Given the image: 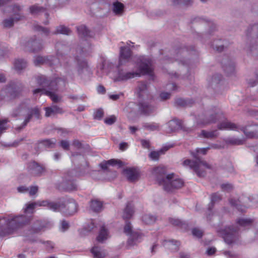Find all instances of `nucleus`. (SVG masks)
Returning <instances> with one entry per match:
<instances>
[{"label":"nucleus","mask_w":258,"mask_h":258,"mask_svg":"<svg viewBox=\"0 0 258 258\" xmlns=\"http://www.w3.org/2000/svg\"><path fill=\"white\" fill-rule=\"evenodd\" d=\"M224 119V116L220 110L217 109L210 110L199 116L197 124L200 127H203L219 120L220 122L218 124L217 127L220 130L238 131L240 130L243 132L247 138L258 137V125H248L245 127H241Z\"/></svg>","instance_id":"f257e3e1"},{"label":"nucleus","mask_w":258,"mask_h":258,"mask_svg":"<svg viewBox=\"0 0 258 258\" xmlns=\"http://www.w3.org/2000/svg\"><path fill=\"white\" fill-rule=\"evenodd\" d=\"M131 56V51L128 47H121L120 50L119 66L115 68L114 72H109V77L114 82L125 81L130 79L140 76L141 74L152 75L153 68L152 60L149 58L144 57L138 64L139 71L136 72H126L120 66L128 61Z\"/></svg>","instance_id":"f03ea898"},{"label":"nucleus","mask_w":258,"mask_h":258,"mask_svg":"<svg viewBox=\"0 0 258 258\" xmlns=\"http://www.w3.org/2000/svg\"><path fill=\"white\" fill-rule=\"evenodd\" d=\"M30 217L25 215H12L0 218V236L12 234L15 229L26 225L30 221Z\"/></svg>","instance_id":"7ed1b4c3"},{"label":"nucleus","mask_w":258,"mask_h":258,"mask_svg":"<svg viewBox=\"0 0 258 258\" xmlns=\"http://www.w3.org/2000/svg\"><path fill=\"white\" fill-rule=\"evenodd\" d=\"M246 49L250 55H258V24L253 25L248 30Z\"/></svg>","instance_id":"20e7f679"},{"label":"nucleus","mask_w":258,"mask_h":258,"mask_svg":"<svg viewBox=\"0 0 258 258\" xmlns=\"http://www.w3.org/2000/svg\"><path fill=\"white\" fill-rule=\"evenodd\" d=\"M162 186L166 191H171L173 189L181 188L183 185V180L174 174L171 173L166 176V180L161 181Z\"/></svg>","instance_id":"39448f33"},{"label":"nucleus","mask_w":258,"mask_h":258,"mask_svg":"<svg viewBox=\"0 0 258 258\" xmlns=\"http://www.w3.org/2000/svg\"><path fill=\"white\" fill-rule=\"evenodd\" d=\"M25 113H26L27 115L24 120L25 125L30 121L33 116L36 118H38L39 116V110L37 108L30 109L25 104H21L13 112V115L16 116L17 115H24Z\"/></svg>","instance_id":"423d86ee"},{"label":"nucleus","mask_w":258,"mask_h":258,"mask_svg":"<svg viewBox=\"0 0 258 258\" xmlns=\"http://www.w3.org/2000/svg\"><path fill=\"white\" fill-rule=\"evenodd\" d=\"M184 167H189L192 169L199 176H203L205 175L204 170L206 168H210V166L205 161L197 159L195 161L189 159L185 160L182 162Z\"/></svg>","instance_id":"0eeeda50"},{"label":"nucleus","mask_w":258,"mask_h":258,"mask_svg":"<svg viewBox=\"0 0 258 258\" xmlns=\"http://www.w3.org/2000/svg\"><path fill=\"white\" fill-rule=\"evenodd\" d=\"M61 81L60 78L57 79L55 81H51L49 85L48 89H36L33 90L34 94L40 93L41 94H45L50 97L52 101L54 102H57L60 100V97L58 96L55 93L57 90L56 86L57 83H59Z\"/></svg>","instance_id":"6e6552de"},{"label":"nucleus","mask_w":258,"mask_h":258,"mask_svg":"<svg viewBox=\"0 0 258 258\" xmlns=\"http://www.w3.org/2000/svg\"><path fill=\"white\" fill-rule=\"evenodd\" d=\"M124 232L126 234H130V236L127 242V246L130 248L140 243L142 239L143 235L140 232L132 231V226L130 222H126L124 228Z\"/></svg>","instance_id":"1a4fd4ad"},{"label":"nucleus","mask_w":258,"mask_h":258,"mask_svg":"<svg viewBox=\"0 0 258 258\" xmlns=\"http://www.w3.org/2000/svg\"><path fill=\"white\" fill-rule=\"evenodd\" d=\"M9 10L7 11H12V13L14 15V18H11L8 19H6L4 21V26L5 27H12L14 22L21 20L24 16L22 15V7L17 5H14L13 6L9 7L8 8Z\"/></svg>","instance_id":"9d476101"},{"label":"nucleus","mask_w":258,"mask_h":258,"mask_svg":"<svg viewBox=\"0 0 258 258\" xmlns=\"http://www.w3.org/2000/svg\"><path fill=\"white\" fill-rule=\"evenodd\" d=\"M38 206H47L50 210L55 211V210L60 207V205L52 202H49L47 201H37L36 202L27 204L26 205V207L24 209V212L25 213L32 214L33 213L34 209Z\"/></svg>","instance_id":"9b49d317"},{"label":"nucleus","mask_w":258,"mask_h":258,"mask_svg":"<svg viewBox=\"0 0 258 258\" xmlns=\"http://www.w3.org/2000/svg\"><path fill=\"white\" fill-rule=\"evenodd\" d=\"M53 203L60 205V207L55 211L62 210L64 212H66L67 214L70 215L74 214L77 211V204L73 200H72L70 202H65L63 203H61L60 202Z\"/></svg>","instance_id":"f8f14e48"},{"label":"nucleus","mask_w":258,"mask_h":258,"mask_svg":"<svg viewBox=\"0 0 258 258\" xmlns=\"http://www.w3.org/2000/svg\"><path fill=\"white\" fill-rule=\"evenodd\" d=\"M166 169L164 166H159L155 167L153 169L152 174L156 178L158 183L162 185V183H160L161 181L166 180Z\"/></svg>","instance_id":"ddd939ff"},{"label":"nucleus","mask_w":258,"mask_h":258,"mask_svg":"<svg viewBox=\"0 0 258 258\" xmlns=\"http://www.w3.org/2000/svg\"><path fill=\"white\" fill-rule=\"evenodd\" d=\"M219 232L227 243L231 244L234 241L235 231H234L233 229L230 227H227L224 229H221Z\"/></svg>","instance_id":"4468645a"},{"label":"nucleus","mask_w":258,"mask_h":258,"mask_svg":"<svg viewBox=\"0 0 258 258\" xmlns=\"http://www.w3.org/2000/svg\"><path fill=\"white\" fill-rule=\"evenodd\" d=\"M30 173L35 176H40L45 171V167L35 161L30 162L28 165Z\"/></svg>","instance_id":"2eb2a0df"},{"label":"nucleus","mask_w":258,"mask_h":258,"mask_svg":"<svg viewBox=\"0 0 258 258\" xmlns=\"http://www.w3.org/2000/svg\"><path fill=\"white\" fill-rule=\"evenodd\" d=\"M123 173L131 182L136 181L139 178V171L135 168H127L123 170Z\"/></svg>","instance_id":"dca6fc26"},{"label":"nucleus","mask_w":258,"mask_h":258,"mask_svg":"<svg viewBox=\"0 0 258 258\" xmlns=\"http://www.w3.org/2000/svg\"><path fill=\"white\" fill-rule=\"evenodd\" d=\"M44 109L45 110V115L46 117H49L58 113L61 114L63 113L62 109L56 105L47 107H45Z\"/></svg>","instance_id":"f3484780"},{"label":"nucleus","mask_w":258,"mask_h":258,"mask_svg":"<svg viewBox=\"0 0 258 258\" xmlns=\"http://www.w3.org/2000/svg\"><path fill=\"white\" fill-rule=\"evenodd\" d=\"M94 258H103L107 255L106 251L100 247L94 246L91 250Z\"/></svg>","instance_id":"a211bd4d"},{"label":"nucleus","mask_w":258,"mask_h":258,"mask_svg":"<svg viewBox=\"0 0 258 258\" xmlns=\"http://www.w3.org/2000/svg\"><path fill=\"white\" fill-rule=\"evenodd\" d=\"M134 207L131 203H128L124 209L122 217L124 219H128L132 217L134 213Z\"/></svg>","instance_id":"6ab92c4d"},{"label":"nucleus","mask_w":258,"mask_h":258,"mask_svg":"<svg viewBox=\"0 0 258 258\" xmlns=\"http://www.w3.org/2000/svg\"><path fill=\"white\" fill-rule=\"evenodd\" d=\"M139 109L141 111L146 115H149L155 110V108L146 102L141 103Z\"/></svg>","instance_id":"aec40b11"},{"label":"nucleus","mask_w":258,"mask_h":258,"mask_svg":"<svg viewBox=\"0 0 258 258\" xmlns=\"http://www.w3.org/2000/svg\"><path fill=\"white\" fill-rule=\"evenodd\" d=\"M156 216L151 213H145L142 217V222L147 225H151L156 221Z\"/></svg>","instance_id":"412c9836"},{"label":"nucleus","mask_w":258,"mask_h":258,"mask_svg":"<svg viewBox=\"0 0 258 258\" xmlns=\"http://www.w3.org/2000/svg\"><path fill=\"white\" fill-rule=\"evenodd\" d=\"M163 245L166 248H168L173 251H176L178 249L179 242L177 241H174L173 240H165Z\"/></svg>","instance_id":"4be33fe9"},{"label":"nucleus","mask_w":258,"mask_h":258,"mask_svg":"<svg viewBox=\"0 0 258 258\" xmlns=\"http://www.w3.org/2000/svg\"><path fill=\"white\" fill-rule=\"evenodd\" d=\"M167 125L168 127V131L174 132L180 128V124L177 119H173L169 121Z\"/></svg>","instance_id":"5701e85b"},{"label":"nucleus","mask_w":258,"mask_h":258,"mask_svg":"<svg viewBox=\"0 0 258 258\" xmlns=\"http://www.w3.org/2000/svg\"><path fill=\"white\" fill-rule=\"evenodd\" d=\"M90 208L94 212H99L102 209V203L98 200H92Z\"/></svg>","instance_id":"b1692460"},{"label":"nucleus","mask_w":258,"mask_h":258,"mask_svg":"<svg viewBox=\"0 0 258 258\" xmlns=\"http://www.w3.org/2000/svg\"><path fill=\"white\" fill-rule=\"evenodd\" d=\"M108 237L107 230L104 226H102L100 228L99 235L97 237V240L100 242H103L106 240Z\"/></svg>","instance_id":"393cba45"},{"label":"nucleus","mask_w":258,"mask_h":258,"mask_svg":"<svg viewBox=\"0 0 258 258\" xmlns=\"http://www.w3.org/2000/svg\"><path fill=\"white\" fill-rule=\"evenodd\" d=\"M218 135V133L216 130L212 131H207L202 130L201 133V136L207 139H213L217 137Z\"/></svg>","instance_id":"a878e982"},{"label":"nucleus","mask_w":258,"mask_h":258,"mask_svg":"<svg viewBox=\"0 0 258 258\" xmlns=\"http://www.w3.org/2000/svg\"><path fill=\"white\" fill-rule=\"evenodd\" d=\"M168 149V147H165L158 151H153L150 153L149 156L152 159L157 160L159 159V156L161 155L164 154L165 152L167 151Z\"/></svg>","instance_id":"bb28decb"},{"label":"nucleus","mask_w":258,"mask_h":258,"mask_svg":"<svg viewBox=\"0 0 258 258\" xmlns=\"http://www.w3.org/2000/svg\"><path fill=\"white\" fill-rule=\"evenodd\" d=\"M77 30L79 35L81 37H89L91 36L90 31L85 26H80L77 28Z\"/></svg>","instance_id":"cd10ccee"},{"label":"nucleus","mask_w":258,"mask_h":258,"mask_svg":"<svg viewBox=\"0 0 258 258\" xmlns=\"http://www.w3.org/2000/svg\"><path fill=\"white\" fill-rule=\"evenodd\" d=\"M113 11L116 15H121L123 13L124 6L119 2H115L113 4Z\"/></svg>","instance_id":"c85d7f7f"},{"label":"nucleus","mask_w":258,"mask_h":258,"mask_svg":"<svg viewBox=\"0 0 258 258\" xmlns=\"http://www.w3.org/2000/svg\"><path fill=\"white\" fill-rule=\"evenodd\" d=\"M53 34H62L66 35H70L71 34V30L68 27L64 26H59L56 27L55 31L53 33Z\"/></svg>","instance_id":"c756f323"},{"label":"nucleus","mask_w":258,"mask_h":258,"mask_svg":"<svg viewBox=\"0 0 258 258\" xmlns=\"http://www.w3.org/2000/svg\"><path fill=\"white\" fill-rule=\"evenodd\" d=\"M144 127L148 131H154L159 130V125L155 122L145 123L144 124Z\"/></svg>","instance_id":"7c9ffc66"},{"label":"nucleus","mask_w":258,"mask_h":258,"mask_svg":"<svg viewBox=\"0 0 258 258\" xmlns=\"http://www.w3.org/2000/svg\"><path fill=\"white\" fill-rule=\"evenodd\" d=\"M225 142L228 144L239 145L243 143V140L232 137L226 139Z\"/></svg>","instance_id":"2f4dec72"},{"label":"nucleus","mask_w":258,"mask_h":258,"mask_svg":"<svg viewBox=\"0 0 258 258\" xmlns=\"http://www.w3.org/2000/svg\"><path fill=\"white\" fill-rule=\"evenodd\" d=\"M230 204L234 207H236L239 210H240L238 207L240 205V204H242L244 207H249L251 206V205L245 203V201L242 199V201L238 200L237 201L234 200V202L233 201L232 199H230L229 201Z\"/></svg>","instance_id":"473e14b6"},{"label":"nucleus","mask_w":258,"mask_h":258,"mask_svg":"<svg viewBox=\"0 0 258 258\" xmlns=\"http://www.w3.org/2000/svg\"><path fill=\"white\" fill-rule=\"evenodd\" d=\"M116 164H118L119 166L121 165V162L119 160H115V159H111L108 160L104 163H102L101 164V167L103 169H106L107 168L108 165H114Z\"/></svg>","instance_id":"72a5a7b5"},{"label":"nucleus","mask_w":258,"mask_h":258,"mask_svg":"<svg viewBox=\"0 0 258 258\" xmlns=\"http://www.w3.org/2000/svg\"><path fill=\"white\" fill-rule=\"evenodd\" d=\"M252 220L248 218H241L238 220L237 223L241 226L245 227L251 225L252 223Z\"/></svg>","instance_id":"f704fd0d"},{"label":"nucleus","mask_w":258,"mask_h":258,"mask_svg":"<svg viewBox=\"0 0 258 258\" xmlns=\"http://www.w3.org/2000/svg\"><path fill=\"white\" fill-rule=\"evenodd\" d=\"M14 66L16 69L20 71L26 66V62L22 59L17 60L15 61Z\"/></svg>","instance_id":"c9c22d12"},{"label":"nucleus","mask_w":258,"mask_h":258,"mask_svg":"<svg viewBox=\"0 0 258 258\" xmlns=\"http://www.w3.org/2000/svg\"><path fill=\"white\" fill-rule=\"evenodd\" d=\"M48 60V59L47 57L41 56H37L35 58L34 60V63L36 66L41 65L45 63H46Z\"/></svg>","instance_id":"e433bc0d"},{"label":"nucleus","mask_w":258,"mask_h":258,"mask_svg":"<svg viewBox=\"0 0 258 258\" xmlns=\"http://www.w3.org/2000/svg\"><path fill=\"white\" fill-rule=\"evenodd\" d=\"M44 10L42 7H40L36 5H34L30 8V12L32 15L40 14L41 12H43Z\"/></svg>","instance_id":"4c0bfd02"},{"label":"nucleus","mask_w":258,"mask_h":258,"mask_svg":"<svg viewBox=\"0 0 258 258\" xmlns=\"http://www.w3.org/2000/svg\"><path fill=\"white\" fill-rule=\"evenodd\" d=\"M66 188L68 190H74L76 189V184L72 179H68V181H66Z\"/></svg>","instance_id":"58836bf2"},{"label":"nucleus","mask_w":258,"mask_h":258,"mask_svg":"<svg viewBox=\"0 0 258 258\" xmlns=\"http://www.w3.org/2000/svg\"><path fill=\"white\" fill-rule=\"evenodd\" d=\"M55 142V139H52L43 140L41 142V143L48 148H52L54 147Z\"/></svg>","instance_id":"ea45409f"},{"label":"nucleus","mask_w":258,"mask_h":258,"mask_svg":"<svg viewBox=\"0 0 258 258\" xmlns=\"http://www.w3.org/2000/svg\"><path fill=\"white\" fill-rule=\"evenodd\" d=\"M35 30L41 32L45 35H48L50 33V30L48 28H44L39 25H36L34 26Z\"/></svg>","instance_id":"a19ab883"},{"label":"nucleus","mask_w":258,"mask_h":258,"mask_svg":"<svg viewBox=\"0 0 258 258\" xmlns=\"http://www.w3.org/2000/svg\"><path fill=\"white\" fill-rule=\"evenodd\" d=\"M88 71V65L85 61H82L79 63L78 72L80 74L83 73L84 71Z\"/></svg>","instance_id":"79ce46f5"},{"label":"nucleus","mask_w":258,"mask_h":258,"mask_svg":"<svg viewBox=\"0 0 258 258\" xmlns=\"http://www.w3.org/2000/svg\"><path fill=\"white\" fill-rule=\"evenodd\" d=\"M113 68H114V66L112 63L105 59L103 60L102 62V66L101 69L109 70H111Z\"/></svg>","instance_id":"37998d69"},{"label":"nucleus","mask_w":258,"mask_h":258,"mask_svg":"<svg viewBox=\"0 0 258 258\" xmlns=\"http://www.w3.org/2000/svg\"><path fill=\"white\" fill-rule=\"evenodd\" d=\"M116 121V117L115 115H111L104 119V122L108 125H111Z\"/></svg>","instance_id":"c03bdc74"},{"label":"nucleus","mask_w":258,"mask_h":258,"mask_svg":"<svg viewBox=\"0 0 258 258\" xmlns=\"http://www.w3.org/2000/svg\"><path fill=\"white\" fill-rule=\"evenodd\" d=\"M32 46L33 47V51H37L42 48V45L37 41H34L32 43Z\"/></svg>","instance_id":"a18cd8bd"},{"label":"nucleus","mask_w":258,"mask_h":258,"mask_svg":"<svg viewBox=\"0 0 258 258\" xmlns=\"http://www.w3.org/2000/svg\"><path fill=\"white\" fill-rule=\"evenodd\" d=\"M221 200V196L218 193L213 194L211 196L212 206L214 203L219 202Z\"/></svg>","instance_id":"49530a36"},{"label":"nucleus","mask_w":258,"mask_h":258,"mask_svg":"<svg viewBox=\"0 0 258 258\" xmlns=\"http://www.w3.org/2000/svg\"><path fill=\"white\" fill-rule=\"evenodd\" d=\"M104 114L103 111L102 109H99L96 110L94 114V118L95 119L100 120L101 119Z\"/></svg>","instance_id":"de8ad7c7"},{"label":"nucleus","mask_w":258,"mask_h":258,"mask_svg":"<svg viewBox=\"0 0 258 258\" xmlns=\"http://www.w3.org/2000/svg\"><path fill=\"white\" fill-rule=\"evenodd\" d=\"M8 121V120L7 119L0 120V134L7 128L6 124Z\"/></svg>","instance_id":"09e8293b"},{"label":"nucleus","mask_w":258,"mask_h":258,"mask_svg":"<svg viewBox=\"0 0 258 258\" xmlns=\"http://www.w3.org/2000/svg\"><path fill=\"white\" fill-rule=\"evenodd\" d=\"M192 233L194 236H197V237L199 238L201 237L203 235L202 231L197 228H194L192 229Z\"/></svg>","instance_id":"8fccbe9b"},{"label":"nucleus","mask_w":258,"mask_h":258,"mask_svg":"<svg viewBox=\"0 0 258 258\" xmlns=\"http://www.w3.org/2000/svg\"><path fill=\"white\" fill-rule=\"evenodd\" d=\"M38 189V187L37 186H32L30 188H29V192L30 196H33L36 194Z\"/></svg>","instance_id":"3c124183"},{"label":"nucleus","mask_w":258,"mask_h":258,"mask_svg":"<svg viewBox=\"0 0 258 258\" xmlns=\"http://www.w3.org/2000/svg\"><path fill=\"white\" fill-rule=\"evenodd\" d=\"M169 222L172 224L176 226H180L182 224V222L178 219L170 218Z\"/></svg>","instance_id":"603ef678"},{"label":"nucleus","mask_w":258,"mask_h":258,"mask_svg":"<svg viewBox=\"0 0 258 258\" xmlns=\"http://www.w3.org/2000/svg\"><path fill=\"white\" fill-rule=\"evenodd\" d=\"M38 224L37 225L35 224L34 225H33L32 227L33 232L37 233L40 231L42 228V226L39 224V222H38Z\"/></svg>","instance_id":"864d4df0"},{"label":"nucleus","mask_w":258,"mask_h":258,"mask_svg":"<svg viewBox=\"0 0 258 258\" xmlns=\"http://www.w3.org/2000/svg\"><path fill=\"white\" fill-rule=\"evenodd\" d=\"M221 187L223 190L227 191H229L233 188L232 185L229 183L223 184L221 185Z\"/></svg>","instance_id":"5fc2aeb1"},{"label":"nucleus","mask_w":258,"mask_h":258,"mask_svg":"<svg viewBox=\"0 0 258 258\" xmlns=\"http://www.w3.org/2000/svg\"><path fill=\"white\" fill-rule=\"evenodd\" d=\"M18 191L20 193L28 192L29 191V188L26 186H20L17 188Z\"/></svg>","instance_id":"6e6d98bb"},{"label":"nucleus","mask_w":258,"mask_h":258,"mask_svg":"<svg viewBox=\"0 0 258 258\" xmlns=\"http://www.w3.org/2000/svg\"><path fill=\"white\" fill-rule=\"evenodd\" d=\"M69 227V223L65 221H62L61 223V230L63 232L67 230Z\"/></svg>","instance_id":"4d7b16f0"},{"label":"nucleus","mask_w":258,"mask_h":258,"mask_svg":"<svg viewBox=\"0 0 258 258\" xmlns=\"http://www.w3.org/2000/svg\"><path fill=\"white\" fill-rule=\"evenodd\" d=\"M160 98L162 100H166L170 97V94L167 92H162L160 95Z\"/></svg>","instance_id":"13d9d810"},{"label":"nucleus","mask_w":258,"mask_h":258,"mask_svg":"<svg viewBox=\"0 0 258 258\" xmlns=\"http://www.w3.org/2000/svg\"><path fill=\"white\" fill-rule=\"evenodd\" d=\"M60 146L64 150H68L69 147V143L68 141L62 140L60 142Z\"/></svg>","instance_id":"bf43d9fd"},{"label":"nucleus","mask_w":258,"mask_h":258,"mask_svg":"<svg viewBox=\"0 0 258 258\" xmlns=\"http://www.w3.org/2000/svg\"><path fill=\"white\" fill-rule=\"evenodd\" d=\"M224 70L227 72V73H232L234 70V66L233 64H231L228 67H225Z\"/></svg>","instance_id":"052dcab7"},{"label":"nucleus","mask_w":258,"mask_h":258,"mask_svg":"<svg viewBox=\"0 0 258 258\" xmlns=\"http://www.w3.org/2000/svg\"><path fill=\"white\" fill-rule=\"evenodd\" d=\"M210 149L209 147L205 148H200L197 150V153H201L202 154H206L207 151Z\"/></svg>","instance_id":"680f3d73"},{"label":"nucleus","mask_w":258,"mask_h":258,"mask_svg":"<svg viewBox=\"0 0 258 258\" xmlns=\"http://www.w3.org/2000/svg\"><path fill=\"white\" fill-rule=\"evenodd\" d=\"M182 1V5L185 6H190L193 3L192 0H181Z\"/></svg>","instance_id":"e2e57ef3"},{"label":"nucleus","mask_w":258,"mask_h":258,"mask_svg":"<svg viewBox=\"0 0 258 258\" xmlns=\"http://www.w3.org/2000/svg\"><path fill=\"white\" fill-rule=\"evenodd\" d=\"M224 254L227 257V258L234 257L236 256V255L234 253H232L231 252L229 251H225L224 252Z\"/></svg>","instance_id":"0e129e2a"},{"label":"nucleus","mask_w":258,"mask_h":258,"mask_svg":"<svg viewBox=\"0 0 258 258\" xmlns=\"http://www.w3.org/2000/svg\"><path fill=\"white\" fill-rule=\"evenodd\" d=\"M212 47L213 49L218 51H221L223 49V45H217V44H212Z\"/></svg>","instance_id":"69168bd1"},{"label":"nucleus","mask_w":258,"mask_h":258,"mask_svg":"<svg viewBox=\"0 0 258 258\" xmlns=\"http://www.w3.org/2000/svg\"><path fill=\"white\" fill-rule=\"evenodd\" d=\"M216 248L215 247H210L207 250V253L209 255H212L216 252Z\"/></svg>","instance_id":"338daca9"},{"label":"nucleus","mask_w":258,"mask_h":258,"mask_svg":"<svg viewBox=\"0 0 258 258\" xmlns=\"http://www.w3.org/2000/svg\"><path fill=\"white\" fill-rule=\"evenodd\" d=\"M127 144L126 143H121L119 144V149L123 151L127 149Z\"/></svg>","instance_id":"774afa93"}]
</instances>
